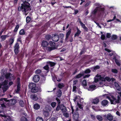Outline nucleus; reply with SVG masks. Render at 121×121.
Listing matches in <instances>:
<instances>
[{"mask_svg":"<svg viewBox=\"0 0 121 121\" xmlns=\"http://www.w3.org/2000/svg\"><path fill=\"white\" fill-rule=\"evenodd\" d=\"M31 10L30 7V4L28 1H23V3L21 4V6H19L18 10L19 11H21L26 13L30 11Z\"/></svg>","mask_w":121,"mask_h":121,"instance_id":"nucleus-1","label":"nucleus"},{"mask_svg":"<svg viewBox=\"0 0 121 121\" xmlns=\"http://www.w3.org/2000/svg\"><path fill=\"white\" fill-rule=\"evenodd\" d=\"M28 86L32 93H36L41 91L40 88L35 83L32 82L30 83Z\"/></svg>","mask_w":121,"mask_h":121,"instance_id":"nucleus-2","label":"nucleus"},{"mask_svg":"<svg viewBox=\"0 0 121 121\" xmlns=\"http://www.w3.org/2000/svg\"><path fill=\"white\" fill-rule=\"evenodd\" d=\"M105 8H101L99 7H97L92 12L93 14L95 15L97 13L99 16H100L102 14H104V13Z\"/></svg>","mask_w":121,"mask_h":121,"instance_id":"nucleus-3","label":"nucleus"},{"mask_svg":"<svg viewBox=\"0 0 121 121\" xmlns=\"http://www.w3.org/2000/svg\"><path fill=\"white\" fill-rule=\"evenodd\" d=\"M20 79L19 77H18L17 79V89L15 91L16 93L18 94L21 89Z\"/></svg>","mask_w":121,"mask_h":121,"instance_id":"nucleus-4","label":"nucleus"},{"mask_svg":"<svg viewBox=\"0 0 121 121\" xmlns=\"http://www.w3.org/2000/svg\"><path fill=\"white\" fill-rule=\"evenodd\" d=\"M1 101H4L6 102H11V104L13 105H14L16 104L17 102V101L16 99H10V100H8L7 98H3L0 99Z\"/></svg>","mask_w":121,"mask_h":121,"instance_id":"nucleus-5","label":"nucleus"},{"mask_svg":"<svg viewBox=\"0 0 121 121\" xmlns=\"http://www.w3.org/2000/svg\"><path fill=\"white\" fill-rule=\"evenodd\" d=\"M19 44V43L16 42L14 47V52L16 55H17L19 52V49L20 47Z\"/></svg>","mask_w":121,"mask_h":121,"instance_id":"nucleus-6","label":"nucleus"},{"mask_svg":"<svg viewBox=\"0 0 121 121\" xmlns=\"http://www.w3.org/2000/svg\"><path fill=\"white\" fill-rule=\"evenodd\" d=\"M52 40L54 42H57L59 39V36L57 34H55L52 37Z\"/></svg>","mask_w":121,"mask_h":121,"instance_id":"nucleus-7","label":"nucleus"},{"mask_svg":"<svg viewBox=\"0 0 121 121\" xmlns=\"http://www.w3.org/2000/svg\"><path fill=\"white\" fill-rule=\"evenodd\" d=\"M47 28L45 27V25L41 27L39 30V35L45 32L47 30Z\"/></svg>","mask_w":121,"mask_h":121,"instance_id":"nucleus-8","label":"nucleus"},{"mask_svg":"<svg viewBox=\"0 0 121 121\" xmlns=\"http://www.w3.org/2000/svg\"><path fill=\"white\" fill-rule=\"evenodd\" d=\"M39 75H35L33 78V81L35 82H38L39 80Z\"/></svg>","mask_w":121,"mask_h":121,"instance_id":"nucleus-9","label":"nucleus"},{"mask_svg":"<svg viewBox=\"0 0 121 121\" xmlns=\"http://www.w3.org/2000/svg\"><path fill=\"white\" fill-rule=\"evenodd\" d=\"M79 22L82 27L86 31H88V28L85 25V24H83L82 22L80 19H79Z\"/></svg>","mask_w":121,"mask_h":121,"instance_id":"nucleus-10","label":"nucleus"},{"mask_svg":"<svg viewBox=\"0 0 121 121\" xmlns=\"http://www.w3.org/2000/svg\"><path fill=\"white\" fill-rule=\"evenodd\" d=\"M71 32V29H70L69 31L66 32V35L65 38V41L68 42V39L69 37V36Z\"/></svg>","mask_w":121,"mask_h":121,"instance_id":"nucleus-11","label":"nucleus"},{"mask_svg":"<svg viewBox=\"0 0 121 121\" xmlns=\"http://www.w3.org/2000/svg\"><path fill=\"white\" fill-rule=\"evenodd\" d=\"M96 86L95 85H90L88 89V90L89 91H93L95 89Z\"/></svg>","mask_w":121,"mask_h":121,"instance_id":"nucleus-12","label":"nucleus"},{"mask_svg":"<svg viewBox=\"0 0 121 121\" xmlns=\"http://www.w3.org/2000/svg\"><path fill=\"white\" fill-rule=\"evenodd\" d=\"M107 118L110 121H112L113 119L112 116L110 113H108L107 114Z\"/></svg>","mask_w":121,"mask_h":121,"instance_id":"nucleus-13","label":"nucleus"},{"mask_svg":"<svg viewBox=\"0 0 121 121\" xmlns=\"http://www.w3.org/2000/svg\"><path fill=\"white\" fill-rule=\"evenodd\" d=\"M73 114V118L74 119H78L79 117V114L77 112H75Z\"/></svg>","mask_w":121,"mask_h":121,"instance_id":"nucleus-14","label":"nucleus"},{"mask_svg":"<svg viewBox=\"0 0 121 121\" xmlns=\"http://www.w3.org/2000/svg\"><path fill=\"white\" fill-rule=\"evenodd\" d=\"M9 36L7 35H3L1 36V41L2 42L4 41L6 39L7 37H8Z\"/></svg>","mask_w":121,"mask_h":121,"instance_id":"nucleus-15","label":"nucleus"},{"mask_svg":"<svg viewBox=\"0 0 121 121\" xmlns=\"http://www.w3.org/2000/svg\"><path fill=\"white\" fill-rule=\"evenodd\" d=\"M49 43L48 42L46 41L43 40L42 41L41 45L43 47H46L48 45Z\"/></svg>","mask_w":121,"mask_h":121,"instance_id":"nucleus-16","label":"nucleus"},{"mask_svg":"<svg viewBox=\"0 0 121 121\" xmlns=\"http://www.w3.org/2000/svg\"><path fill=\"white\" fill-rule=\"evenodd\" d=\"M51 35L49 34L46 35L45 37V40L47 41H49L52 38Z\"/></svg>","mask_w":121,"mask_h":121,"instance_id":"nucleus-17","label":"nucleus"},{"mask_svg":"<svg viewBox=\"0 0 121 121\" xmlns=\"http://www.w3.org/2000/svg\"><path fill=\"white\" fill-rule=\"evenodd\" d=\"M84 75V74L83 73H80L79 74L75 76L74 78L75 79H79L82 77Z\"/></svg>","mask_w":121,"mask_h":121,"instance_id":"nucleus-18","label":"nucleus"},{"mask_svg":"<svg viewBox=\"0 0 121 121\" xmlns=\"http://www.w3.org/2000/svg\"><path fill=\"white\" fill-rule=\"evenodd\" d=\"M31 98L34 101L37 100L38 99V98L37 97V95L35 94L31 95Z\"/></svg>","mask_w":121,"mask_h":121,"instance_id":"nucleus-19","label":"nucleus"},{"mask_svg":"<svg viewBox=\"0 0 121 121\" xmlns=\"http://www.w3.org/2000/svg\"><path fill=\"white\" fill-rule=\"evenodd\" d=\"M14 40V38L12 37L11 38H10L9 39V45L11 46L13 43Z\"/></svg>","mask_w":121,"mask_h":121,"instance_id":"nucleus-20","label":"nucleus"},{"mask_svg":"<svg viewBox=\"0 0 121 121\" xmlns=\"http://www.w3.org/2000/svg\"><path fill=\"white\" fill-rule=\"evenodd\" d=\"M99 101V99L96 98L93 100L92 103L94 104H97L98 103Z\"/></svg>","mask_w":121,"mask_h":121,"instance_id":"nucleus-21","label":"nucleus"},{"mask_svg":"<svg viewBox=\"0 0 121 121\" xmlns=\"http://www.w3.org/2000/svg\"><path fill=\"white\" fill-rule=\"evenodd\" d=\"M62 106H63V107L65 108V107L63 104H61L60 105V104H58L56 108V110L58 111L60 109H61V108L62 107Z\"/></svg>","mask_w":121,"mask_h":121,"instance_id":"nucleus-22","label":"nucleus"},{"mask_svg":"<svg viewBox=\"0 0 121 121\" xmlns=\"http://www.w3.org/2000/svg\"><path fill=\"white\" fill-rule=\"evenodd\" d=\"M19 104L22 107H24L25 105V104L24 101L22 100H18Z\"/></svg>","mask_w":121,"mask_h":121,"instance_id":"nucleus-23","label":"nucleus"},{"mask_svg":"<svg viewBox=\"0 0 121 121\" xmlns=\"http://www.w3.org/2000/svg\"><path fill=\"white\" fill-rule=\"evenodd\" d=\"M77 31L76 32L74 35V37H76V36H79V35L80 34L81 32V31L79 30L78 27H77Z\"/></svg>","mask_w":121,"mask_h":121,"instance_id":"nucleus-24","label":"nucleus"},{"mask_svg":"<svg viewBox=\"0 0 121 121\" xmlns=\"http://www.w3.org/2000/svg\"><path fill=\"white\" fill-rule=\"evenodd\" d=\"M114 84L116 89L119 91H120L121 90V87L116 82H115Z\"/></svg>","mask_w":121,"mask_h":121,"instance_id":"nucleus-25","label":"nucleus"},{"mask_svg":"<svg viewBox=\"0 0 121 121\" xmlns=\"http://www.w3.org/2000/svg\"><path fill=\"white\" fill-rule=\"evenodd\" d=\"M24 53L22 52H21L17 56V58L18 59L21 58H22L24 56Z\"/></svg>","mask_w":121,"mask_h":121,"instance_id":"nucleus-26","label":"nucleus"},{"mask_svg":"<svg viewBox=\"0 0 121 121\" xmlns=\"http://www.w3.org/2000/svg\"><path fill=\"white\" fill-rule=\"evenodd\" d=\"M7 73V71L4 69H3L1 72V74L2 76L3 77L6 73Z\"/></svg>","mask_w":121,"mask_h":121,"instance_id":"nucleus-27","label":"nucleus"},{"mask_svg":"<svg viewBox=\"0 0 121 121\" xmlns=\"http://www.w3.org/2000/svg\"><path fill=\"white\" fill-rule=\"evenodd\" d=\"M108 102L106 100H103L101 102V104L103 106H105L108 104Z\"/></svg>","mask_w":121,"mask_h":121,"instance_id":"nucleus-28","label":"nucleus"},{"mask_svg":"<svg viewBox=\"0 0 121 121\" xmlns=\"http://www.w3.org/2000/svg\"><path fill=\"white\" fill-rule=\"evenodd\" d=\"M11 73H6L5 75L4 76L5 78L6 79H9Z\"/></svg>","mask_w":121,"mask_h":121,"instance_id":"nucleus-29","label":"nucleus"},{"mask_svg":"<svg viewBox=\"0 0 121 121\" xmlns=\"http://www.w3.org/2000/svg\"><path fill=\"white\" fill-rule=\"evenodd\" d=\"M56 49L55 47H47V50L49 51H51L53 50H54Z\"/></svg>","mask_w":121,"mask_h":121,"instance_id":"nucleus-30","label":"nucleus"},{"mask_svg":"<svg viewBox=\"0 0 121 121\" xmlns=\"http://www.w3.org/2000/svg\"><path fill=\"white\" fill-rule=\"evenodd\" d=\"M15 77L14 76V75L11 73V76L9 79V81H11L12 80H14L15 79Z\"/></svg>","mask_w":121,"mask_h":121,"instance_id":"nucleus-31","label":"nucleus"},{"mask_svg":"<svg viewBox=\"0 0 121 121\" xmlns=\"http://www.w3.org/2000/svg\"><path fill=\"white\" fill-rule=\"evenodd\" d=\"M40 108L39 105L37 104H35L34 106V108L35 109L37 110L39 109Z\"/></svg>","mask_w":121,"mask_h":121,"instance_id":"nucleus-32","label":"nucleus"},{"mask_svg":"<svg viewBox=\"0 0 121 121\" xmlns=\"http://www.w3.org/2000/svg\"><path fill=\"white\" fill-rule=\"evenodd\" d=\"M112 99H111V104H114V101H116L117 100V99L114 97L113 96H112Z\"/></svg>","mask_w":121,"mask_h":121,"instance_id":"nucleus-33","label":"nucleus"},{"mask_svg":"<svg viewBox=\"0 0 121 121\" xmlns=\"http://www.w3.org/2000/svg\"><path fill=\"white\" fill-rule=\"evenodd\" d=\"M47 63L48 64H49L51 67H53L56 64L55 63L51 61L48 62Z\"/></svg>","mask_w":121,"mask_h":121,"instance_id":"nucleus-34","label":"nucleus"},{"mask_svg":"<svg viewBox=\"0 0 121 121\" xmlns=\"http://www.w3.org/2000/svg\"><path fill=\"white\" fill-rule=\"evenodd\" d=\"M62 94V92L59 89L58 91V94L57 96L58 97H60L61 96Z\"/></svg>","mask_w":121,"mask_h":121,"instance_id":"nucleus-35","label":"nucleus"},{"mask_svg":"<svg viewBox=\"0 0 121 121\" xmlns=\"http://www.w3.org/2000/svg\"><path fill=\"white\" fill-rule=\"evenodd\" d=\"M117 99L114 102V104H116V103H120V100H121V98L120 96L118 95L117 96Z\"/></svg>","mask_w":121,"mask_h":121,"instance_id":"nucleus-36","label":"nucleus"},{"mask_svg":"<svg viewBox=\"0 0 121 121\" xmlns=\"http://www.w3.org/2000/svg\"><path fill=\"white\" fill-rule=\"evenodd\" d=\"M8 88V86H4V87L2 88V90H3V92H5Z\"/></svg>","mask_w":121,"mask_h":121,"instance_id":"nucleus-37","label":"nucleus"},{"mask_svg":"<svg viewBox=\"0 0 121 121\" xmlns=\"http://www.w3.org/2000/svg\"><path fill=\"white\" fill-rule=\"evenodd\" d=\"M48 43L50 46L52 47H55V43L52 41H50Z\"/></svg>","mask_w":121,"mask_h":121,"instance_id":"nucleus-38","label":"nucleus"},{"mask_svg":"<svg viewBox=\"0 0 121 121\" xmlns=\"http://www.w3.org/2000/svg\"><path fill=\"white\" fill-rule=\"evenodd\" d=\"M43 114L45 117H48L49 115V112L46 111H44L43 112Z\"/></svg>","mask_w":121,"mask_h":121,"instance_id":"nucleus-39","label":"nucleus"},{"mask_svg":"<svg viewBox=\"0 0 121 121\" xmlns=\"http://www.w3.org/2000/svg\"><path fill=\"white\" fill-rule=\"evenodd\" d=\"M96 118L99 121H102L103 120V118L99 115H98L96 116Z\"/></svg>","mask_w":121,"mask_h":121,"instance_id":"nucleus-40","label":"nucleus"},{"mask_svg":"<svg viewBox=\"0 0 121 121\" xmlns=\"http://www.w3.org/2000/svg\"><path fill=\"white\" fill-rule=\"evenodd\" d=\"M64 86V85L62 83H59L58 85V86L59 88L62 89Z\"/></svg>","mask_w":121,"mask_h":121,"instance_id":"nucleus-41","label":"nucleus"},{"mask_svg":"<svg viewBox=\"0 0 121 121\" xmlns=\"http://www.w3.org/2000/svg\"><path fill=\"white\" fill-rule=\"evenodd\" d=\"M19 34L20 35H23L25 34V32L23 29L21 30L19 32Z\"/></svg>","mask_w":121,"mask_h":121,"instance_id":"nucleus-42","label":"nucleus"},{"mask_svg":"<svg viewBox=\"0 0 121 121\" xmlns=\"http://www.w3.org/2000/svg\"><path fill=\"white\" fill-rule=\"evenodd\" d=\"M31 20V18L28 16H27L26 18V22L27 23L29 22Z\"/></svg>","mask_w":121,"mask_h":121,"instance_id":"nucleus-43","label":"nucleus"},{"mask_svg":"<svg viewBox=\"0 0 121 121\" xmlns=\"http://www.w3.org/2000/svg\"><path fill=\"white\" fill-rule=\"evenodd\" d=\"M19 28V26L18 24L16 26L13 31L14 32H17Z\"/></svg>","mask_w":121,"mask_h":121,"instance_id":"nucleus-44","label":"nucleus"},{"mask_svg":"<svg viewBox=\"0 0 121 121\" xmlns=\"http://www.w3.org/2000/svg\"><path fill=\"white\" fill-rule=\"evenodd\" d=\"M82 85L84 86H87V82L86 80H83L82 82Z\"/></svg>","mask_w":121,"mask_h":121,"instance_id":"nucleus-45","label":"nucleus"},{"mask_svg":"<svg viewBox=\"0 0 121 121\" xmlns=\"http://www.w3.org/2000/svg\"><path fill=\"white\" fill-rule=\"evenodd\" d=\"M43 68L44 69L47 70L48 72H49V68L48 65H46L44 66Z\"/></svg>","mask_w":121,"mask_h":121,"instance_id":"nucleus-46","label":"nucleus"},{"mask_svg":"<svg viewBox=\"0 0 121 121\" xmlns=\"http://www.w3.org/2000/svg\"><path fill=\"white\" fill-rule=\"evenodd\" d=\"M91 72V70L89 69H86L84 71V73L86 74H88L90 73Z\"/></svg>","mask_w":121,"mask_h":121,"instance_id":"nucleus-47","label":"nucleus"},{"mask_svg":"<svg viewBox=\"0 0 121 121\" xmlns=\"http://www.w3.org/2000/svg\"><path fill=\"white\" fill-rule=\"evenodd\" d=\"M117 36L115 35H113L112 36L111 39L113 40H115L117 39Z\"/></svg>","mask_w":121,"mask_h":121,"instance_id":"nucleus-48","label":"nucleus"},{"mask_svg":"<svg viewBox=\"0 0 121 121\" xmlns=\"http://www.w3.org/2000/svg\"><path fill=\"white\" fill-rule=\"evenodd\" d=\"M36 121H43V118L40 117H38L36 119Z\"/></svg>","mask_w":121,"mask_h":121,"instance_id":"nucleus-49","label":"nucleus"},{"mask_svg":"<svg viewBox=\"0 0 121 121\" xmlns=\"http://www.w3.org/2000/svg\"><path fill=\"white\" fill-rule=\"evenodd\" d=\"M112 72L115 73H117L118 72L117 70L116 69H111Z\"/></svg>","mask_w":121,"mask_h":121,"instance_id":"nucleus-50","label":"nucleus"},{"mask_svg":"<svg viewBox=\"0 0 121 121\" xmlns=\"http://www.w3.org/2000/svg\"><path fill=\"white\" fill-rule=\"evenodd\" d=\"M27 119L25 117H23L21 119V121H27Z\"/></svg>","mask_w":121,"mask_h":121,"instance_id":"nucleus-51","label":"nucleus"},{"mask_svg":"<svg viewBox=\"0 0 121 121\" xmlns=\"http://www.w3.org/2000/svg\"><path fill=\"white\" fill-rule=\"evenodd\" d=\"M42 72V71L40 69H37L35 71V73L37 74H40Z\"/></svg>","mask_w":121,"mask_h":121,"instance_id":"nucleus-52","label":"nucleus"},{"mask_svg":"<svg viewBox=\"0 0 121 121\" xmlns=\"http://www.w3.org/2000/svg\"><path fill=\"white\" fill-rule=\"evenodd\" d=\"M85 48H83L82 49V50L80 53V55H82L84 52H85Z\"/></svg>","mask_w":121,"mask_h":121,"instance_id":"nucleus-53","label":"nucleus"},{"mask_svg":"<svg viewBox=\"0 0 121 121\" xmlns=\"http://www.w3.org/2000/svg\"><path fill=\"white\" fill-rule=\"evenodd\" d=\"M56 103L55 102H52L51 103V106L53 108H54L56 106Z\"/></svg>","mask_w":121,"mask_h":121,"instance_id":"nucleus-54","label":"nucleus"},{"mask_svg":"<svg viewBox=\"0 0 121 121\" xmlns=\"http://www.w3.org/2000/svg\"><path fill=\"white\" fill-rule=\"evenodd\" d=\"M2 84L3 86H7V82L5 80L2 82Z\"/></svg>","mask_w":121,"mask_h":121,"instance_id":"nucleus-55","label":"nucleus"},{"mask_svg":"<svg viewBox=\"0 0 121 121\" xmlns=\"http://www.w3.org/2000/svg\"><path fill=\"white\" fill-rule=\"evenodd\" d=\"M63 115L66 118H67L69 117V114L67 112L64 113Z\"/></svg>","mask_w":121,"mask_h":121,"instance_id":"nucleus-56","label":"nucleus"},{"mask_svg":"<svg viewBox=\"0 0 121 121\" xmlns=\"http://www.w3.org/2000/svg\"><path fill=\"white\" fill-rule=\"evenodd\" d=\"M100 68V67L98 65H96L93 68L95 70L99 69Z\"/></svg>","mask_w":121,"mask_h":121,"instance_id":"nucleus-57","label":"nucleus"},{"mask_svg":"<svg viewBox=\"0 0 121 121\" xmlns=\"http://www.w3.org/2000/svg\"><path fill=\"white\" fill-rule=\"evenodd\" d=\"M115 61L116 64L120 66V64L119 63L118 60L117 59H115Z\"/></svg>","mask_w":121,"mask_h":121,"instance_id":"nucleus-58","label":"nucleus"},{"mask_svg":"<svg viewBox=\"0 0 121 121\" xmlns=\"http://www.w3.org/2000/svg\"><path fill=\"white\" fill-rule=\"evenodd\" d=\"M105 36L104 34H102L100 37V38L102 40H104L105 39Z\"/></svg>","mask_w":121,"mask_h":121,"instance_id":"nucleus-59","label":"nucleus"},{"mask_svg":"<svg viewBox=\"0 0 121 121\" xmlns=\"http://www.w3.org/2000/svg\"><path fill=\"white\" fill-rule=\"evenodd\" d=\"M56 99L57 101V102L58 103V104H60V100L58 97L56 98Z\"/></svg>","mask_w":121,"mask_h":121,"instance_id":"nucleus-60","label":"nucleus"},{"mask_svg":"<svg viewBox=\"0 0 121 121\" xmlns=\"http://www.w3.org/2000/svg\"><path fill=\"white\" fill-rule=\"evenodd\" d=\"M111 37V34L109 33H107L106 34V37L107 38H110Z\"/></svg>","mask_w":121,"mask_h":121,"instance_id":"nucleus-61","label":"nucleus"},{"mask_svg":"<svg viewBox=\"0 0 121 121\" xmlns=\"http://www.w3.org/2000/svg\"><path fill=\"white\" fill-rule=\"evenodd\" d=\"M78 107L81 109H83V106L82 105L79 104L78 103Z\"/></svg>","mask_w":121,"mask_h":121,"instance_id":"nucleus-62","label":"nucleus"},{"mask_svg":"<svg viewBox=\"0 0 121 121\" xmlns=\"http://www.w3.org/2000/svg\"><path fill=\"white\" fill-rule=\"evenodd\" d=\"M61 39H63L64 37V35L62 33H60L59 35Z\"/></svg>","mask_w":121,"mask_h":121,"instance_id":"nucleus-63","label":"nucleus"},{"mask_svg":"<svg viewBox=\"0 0 121 121\" xmlns=\"http://www.w3.org/2000/svg\"><path fill=\"white\" fill-rule=\"evenodd\" d=\"M6 121H13L12 118L10 117H9L8 118Z\"/></svg>","mask_w":121,"mask_h":121,"instance_id":"nucleus-64","label":"nucleus"}]
</instances>
